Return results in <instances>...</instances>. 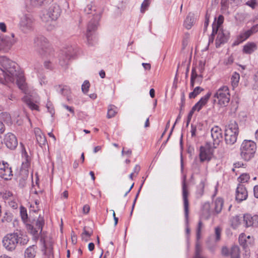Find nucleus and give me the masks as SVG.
I'll list each match as a JSON object with an SVG mask.
<instances>
[{
	"label": "nucleus",
	"mask_w": 258,
	"mask_h": 258,
	"mask_svg": "<svg viewBox=\"0 0 258 258\" xmlns=\"http://www.w3.org/2000/svg\"><path fill=\"white\" fill-rule=\"evenodd\" d=\"M4 141L7 148L11 150L15 149L18 145V141L16 136L11 133L5 135Z\"/></svg>",
	"instance_id": "dca6fc26"
},
{
	"label": "nucleus",
	"mask_w": 258,
	"mask_h": 258,
	"mask_svg": "<svg viewBox=\"0 0 258 258\" xmlns=\"http://www.w3.org/2000/svg\"><path fill=\"white\" fill-rule=\"evenodd\" d=\"M243 220L247 227L250 226H258V215L251 216L249 214H245L243 216Z\"/></svg>",
	"instance_id": "4be33fe9"
},
{
	"label": "nucleus",
	"mask_w": 258,
	"mask_h": 258,
	"mask_svg": "<svg viewBox=\"0 0 258 258\" xmlns=\"http://www.w3.org/2000/svg\"><path fill=\"white\" fill-rule=\"evenodd\" d=\"M89 88H90L89 82L87 80L85 81L82 85V92L86 94L88 92Z\"/></svg>",
	"instance_id": "a19ab883"
},
{
	"label": "nucleus",
	"mask_w": 258,
	"mask_h": 258,
	"mask_svg": "<svg viewBox=\"0 0 258 258\" xmlns=\"http://www.w3.org/2000/svg\"><path fill=\"white\" fill-rule=\"evenodd\" d=\"M150 4V0H144L141 5V12L144 13L148 8Z\"/></svg>",
	"instance_id": "37998d69"
},
{
	"label": "nucleus",
	"mask_w": 258,
	"mask_h": 258,
	"mask_svg": "<svg viewBox=\"0 0 258 258\" xmlns=\"http://www.w3.org/2000/svg\"><path fill=\"white\" fill-rule=\"evenodd\" d=\"M246 5L252 9L255 8L256 5H257L256 0H250L246 2Z\"/></svg>",
	"instance_id": "6e6d98bb"
},
{
	"label": "nucleus",
	"mask_w": 258,
	"mask_h": 258,
	"mask_svg": "<svg viewBox=\"0 0 258 258\" xmlns=\"http://www.w3.org/2000/svg\"><path fill=\"white\" fill-rule=\"evenodd\" d=\"M34 133L38 144L40 146L45 145L46 142V139L44 135L41 133L40 129L38 128H35Z\"/></svg>",
	"instance_id": "393cba45"
},
{
	"label": "nucleus",
	"mask_w": 258,
	"mask_h": 258,
	"mask_svg": "<svg viewBox=\"0 0 258 258\" xmlns=\"http://www.w3.org/2000/svg\"><path fill=\"white\" fill-rule=\"evenodd\" d=\"M258 31V24L253 25L250 29L241 31L238 35L239 39L243 42L247 40L250 36L256 33Z\"/></svg>",
	"instance_id": "412c9836"
},
{
	"label": "nucleus",
	"mask_w": 258,
	"mask_h": 258,
	"mask_svg": "<svg viewBox=\"0 0 258 258\" xmlns=\"http://www.w3.org/2000/svg\"><path fill=\"white\" fill-rule=\"evenodd\" d=\"M210 205L209 203H205L203 204L201 216L204 219H208L210 216Z\"/></svg>",
	"instance_id": "bb28decb"
},
{
	"label": "nucleus",
	"mask_w": 258,
	"mask_h": 258,
	"mask_svg": "<svg viewBox=\"0 0 258 258\" xmlns=\"http://www.w3.org/2000/svg\"><path fill=\"white\" fill-rule=\"evenodd\" d=\"M44 66L46 69H51L52 68L51 67V62L50 60H46L44 61Z\"/></svg>",
	"instance_id": "0e129e2a"
},
{
	"label": "nucleus",
	"mask_w": 258,
	"mask_h": 258,
	"mask_svg": "<svg viewBox=\"0 0 258 258\" xmlns=\"http://www.w3.org/2000/svg\"><path fill=\"white\" fill-rule=\"evenodd\" d=\"M23 100L31 110H39V106L37 104L39 103V99L36 100L35 103H34L30 97L26 96L23 98Z\"/></svg>",
	"instance_id": "b1692460"
},
{
	"label": "nucleus",
	"mask_w": 258,
	"mask_h": 258,
	"mask_svg": "<svg viewBox=\"0 0 258 258\" xmlns=\"http://www.w3.org/2000/svg\"><path fill=\"white\" fill-rule=\"evenodd\" d=\"M92 233L93 231L92 230H87L86 227H85L83 229V232L82 234V238L83 240L85 241H87L90 237L92 235Z\"/></svg>",
	"instance_id": "72a5a7b5"
},
{
	"label": "nucleus",
	"mask_w": 258,
	"mask_h": 258,
	"mask_svg": "<svg viewBox=\"0 0 258 258\" xmlns=\"http://www.w3.org/2000/svg\"><path fill=\"white\" fill-rule=\"evenodd\" d=\"M249 179V176L247 174H242L239 177V179L241 182H247Z\"/></svg>",
	"instance_id": "8fccbe9b"
},
{
	"label": "nucleus",
	"mask_w": 258,
	"mask_h": 258,
	"mask_svg": "<svg viewBox=\"0 0 258 258\" xmlns=\"http://www.w3.org/2000/svg\"><path fill=\"white\" fill-rule=\"evenodd\" d=\"M34 43L36 51L41 56L44 57L53 55V51L49 47L47 39L43 36L36 37Z\"/></svg>",
	"instance_id": "20e7f679"
},
{
	"label": "nucleus",
	"mask_w": 258,
	"mask_h": 258,
	"mask_svg": "<svg viewBox=\"0 0 258 258\" xmlns=\"http://www.w3.org/2000/svg\"><path fill=\"white\" fill-rule=\"evenodd\" d=\"M240 79V75L238 73L236 72L233 73L231 78V82L232 85L233 87L237 86L238 85L239 81Z\"/></svg>",
	"instance_id": "f704fd0d"
},
{
	"label": "nucleus",
	"mask_w": 258,
	"mask_h": 258,
	"mask_svg": "<svg viewBox=\"0 0 258 258\" xmlns=\"http://www.w3.org/2000/svg\"><path fill=\"white\" fill-rule=\"evenodd\" d=\"M247 198V191L243 185L239 184L236 190V200L240 203Z\"/></svg>",
	"instance_id": "aec40b11"
},
{
	"label": "nucleus",
	"mask_w": 258,
	"mask_h": 258,
	"mask_svg": "<svg viewBox=\"0 0 258 258\" xmlns=\"http://www.w3.org/2000/svg\"><path fill=\"white\" fill-rule=\"evenodd\" d=\"M202 248L198 242L195 248V254L194 258H205L201 255Z\"/></svg>",
	"instance_id": "4c0bfd02"
},
{
	"label": "nucleus",
	"mask_w": 258,
	"mask_h": 258,
	"mask_svg": "<svg viewBox=\"0 0 258 258\" xmlns=\"http://www.w3.org/2000/svg\"><path fill=\"white\" fill-rule=\"evenodd\" d=\"M194 112L191 110L188 113V116H187V121H186V127L188 126L190 120H191V117H192V116L194 114Z\"/></svg>",
	"instance_id": "052dcab7"
},
{
	"label": "nucleus",
	"mask_w": 258,
	"mask_h": 258,
	"mask_svg": "<svg viewBox=\"0 0 258 258\" xmlns=\"http://www.w3.org/2000/svg\"><path fill=\"white\" fill-rule=\"evenodd\" d=\"M9 206L14 209H16L18 207L17 203L14 201H11L8 202Z\"/></svg>",
	"instance_id": "e2e57ef3"
},
{
	"label": "nucleus",
	"mask_w": 258,
	"mask_h": 258,
	"mask_svg": "<svg viewBox=\"0 0 258 258\" xmlns=\"http://www.w3.org/2000/svg\"><path fill=\"white\" fill-rule=\"evenodd\" d=\"M12 220L11 214H8V213H5V216L3 217L2 219V221L3 222L6 221V222H10Z\"/></svg>",
	"instance_id": "603ef678"
},
{
	"label": "nucleus",
	"mask_w": 258,
	"mask_h": 258,
	"mask_svg": "<svg viewBox=\"0 0 258 258\" xmlns=\"http://www.w3.org/2000/svg\"><path fill=\"white\" fill-rule=\"evenodd\" d=\"M217 36L216 39V47L219 48L222 44L227 42L230 38V33L223 30H218Z\"/></svg>",
	"instance_id": "2eb2a0df"
},
{
	"label": "nucleus",
	"mask_w": 258,
	"mask_h": 258,
	"mask_svg": "<svg viewBox=\"0 0 258 258\" xmlns=\"http://www.w3.org/2000/svg\"><path fill=\"white\" fill-rule=\"evenodd\" d=\"M223 204L224 201L221 198H218L215 200L214 202V206L215 212L216 214H219L221 212Z\"/></svg>",
	"instance_id": "c85d7f7f"
},
{
	"label": "nucleus",
	"mask_w": 258,
	"mask_h": 258,
	"mask_svg": "<svg viewBox=\"0 0 258 258\" xmlns=\"http://www.w3.org/2000/svg\"><path fill=\"white\" fill-rule=\"evenodd\" d=\"M215 240H216V241H218L220 239L221 229L219 227H217L215 229Z\"/></svg>",
	"instance_id": "49530a36"
},
{
	"label": "nucleus",
	"mask_w": 258,
	"mask_h": 258,
	"mask_svg": "<svg viewBox=\"0 0 258 258\" xmlns=\"http://www.w3.org/2000/svg\"><path fill=\"white\" fill-rule=\"evenodd\" d=\"M221 252L223 255L228 256L230 254V249H229L227 247L224 246L222 248Z\"/></svg>",
	"instance_id": "5fc2aeb1"
},
{
	"label": "nucleus",
	"mask_w": 258,
	"mask_h": 258,
	"mask_svg": "<svg viewBox=\"0 0 258 258\" xmlns=\"http://www.w3.org/2000/svg\"><path fill=\"white\" fill-rule=\"evenodd\" d=\"M213 104L216 102L220 106H226L229 102L230 94L227 86H223L219 88L214 96Z\"/></svg>",
	"instance_id": "423d86ee"
},
{
	"label": "nucleus",
	"mask_w": 258,
	"mask_h": 258,
	"mask_svg": "<svg viewBox=\"0 0 258 258\" xmlns=\"http://www.w3.org/2000/svg\"><path fill=\"white\" fill-rule=\"evenodd\" d=\"M195 18L193 14L189 13L186 17L184 22L185 27L187 29H190L195 23Z\"/></svg>",
	"instance_id": "cd10ccee"
},
{
	"label": "nucleus",
	"mask_w": 258,
	"mask_h": 258,
	"mask_svg": "<svg viewBox=\"0 0 258 258\" xmlns=\"http://www.w3.org/2000/svg\"><path fill=\"white\" fill-rule=\"evenodd\" d=\"M20 213L21 219L23 222L26 223L28 221V214L26 208L21 206L20 207Z\"/></svg>",
	"instance_id": "473e14b6"
},
{
	"label": "nucleus",
	"mask_w": 258,
	"mask_h": 258,
	"mask_svg": "<svg viewBox=\"0 0 258 258\" xmlns=\"http://www.w3.org/2000/svg\"><path fill=\"white\" fill-rule=\"evenodd\" d=\"M198 75L197 74L196 69L192 68L191 77H190V86L194 87L196 81V79L198 78Z\"/></svg>",
	"instance_id": "58836bf2"
},
{
	"label": "nucleus",
	"mask_w": 258,
	"mask_h": 258,
	"mask_svg": "<svg viewBox=\"0 0 258 258\" xmlns=\"http://www.w3.org/2000/svg\"><path fill=\"white\" fill-rule=\"evenodd\" d=\"M211 95V92H208L204 96L202 97L198 102L202 105V106H204L207 103Z\"/></svg>",
	"instance_id": "c9c22d12"
},
{
	"label": "nucleus",
	"mask_w": 258,
	"mask_h": 258,
	"mask_svg": "<svg viewBox=\"0 0 258 258\" xmlns=\"http://www.w3.org/2000/svg\"><path fill=\"white\" fill-rule=\"evenodd\" d=\"M231 225L233 229H236L240 224L239 216L236 215L232 217L230 219Z\"/></svg>",
	"instance_id": "2f4dec72"
},
{
	"label": "nucleus",
	"mask_w": 258,
	"mask_h": 258,
	"mask_svg": "<svg viewBox=\"0 0 258 258\" xmlns=\"http://www.w3.org/2000/svg\"><path fill=\"white\" fill-rule=\"evenodd\" d=\"M61 10L59 6L54 4L50 7L46 16H48L51 21L56 20L60 16Z\"/></svg>",
	"instance_id": "a211bd4d"
},
{
	"label": "nucleus",
	"mask_w": 258,
	"mask_h": 258,
	"mask_svg": "<svg viewBox=\"0 0 258 258\" xmlns=\"http://www.w3.org/2000/svg\"><path fill=\"white\" fill-rule=\"evenodd\" d=\"M117 112V107L113 105H110L108 107L107 117L108 118H111L114 117Z\"/></svg>",
	"instance_id": "7c9ffc66"
},
{
	"label": "nucleus",
	"mask_w": 258,
	"mask_h": 258,
	"mask_svg": "<svg viewBox=\"0 0 258 258\" xmlns=\"http://www.w3.org/2000/svg\"><path fill=\"white\" fill-rule=\"evenodd\" d=\"M15 80L19 88L27 93L25 79L18 64L6 56H0V83L14 82Z\"/></svg>",
	"instance_id": "f257e3e1"
},
{
	"label": "nucleus",
	"mask_w": 258,
	"mask_h": 258,
	"mask_svg": "<svg viewBox=\"0 0 258 258\" xmlns=\"http://www.w3.org/2000/svg\"><path fill=\"white\" fill-rule=\"evenodd\" d=\"M84 11L86 14L91 15L93 17L88 23L86 32L88 42L89 44L92 45L93 35L97 29L103 12L101 9L96 8L95 6H93L92 4L88 5L85 8Z\"/></svg>",
	"instance_id": "f03ea898"
},
{
	"label": "nucleus",
	"mask_w": 258,
	"mask_h": 258,
	"mask_svg": "<svg viewBox=\"0 0 258 258\" xmlns=\"http://www.w3.org/2000/svg\"><path fill=\"white\" fill-rule=\"evenodd\" d=\"M143 182L142 183V184H141V186H140V188H139V190L138 191V192H137V195L136 196L135 199V200L134 201V203H133V206H132V210L131 214H132V212H133V209L134 208V207H135L136 201H137V198H138V196L139 195L140 192V191L141 190V188H142V187L143 186Z\"/></svg>",
	"instance_id": "864d4df0"
},
{
	"label": "nucleus",
	"mask_w": 258,
	"mask_h": 258,
	"mask_svg": "<svg viewBox=\"0 0 258 258\" xmlns=\"http://www.w3.org/2000/svg\"><path fill=\"white\" fill-rule=\"evenodd\" d=\"M203 107V106H202V105H201L198 102H197L192 107L191 110H192L194 112H195V111H199Z\"/></svg>",
	"instance_id": "4d7b16f0"
},
{
	"label": "nucleus",
	"mask_w": 258,
	"mask_h": 258,
	"mask_svg": "<svg viewBox=\"0 0 258 258\" xmlns=\"http://www.w3.org/2000/svg\"><path fill=\"white\" fill-rule=\"evenodd\" d=\"M211 134L213 142V147L216 148L222 140V131L218 126H214L211 130Z\"/></svg>",
	"instance_id": "4468645a"
},
{
	"label": "nucleus",
	"mask_w": 258,
	"mask_h": 258,
	"mask_svg": "<svg viewBox=\"0 0 258 258\" xmlns=\"http://www.w3.org/2000/svg\"><path fill=\"white\" fill-rule=\"evenodd\" d=\"M231 258H240V251L238 246L234 245L230 249Z\"/></svg>",
	"instance_id": "c756f323"
},
{
	"label": "nucleus",
	"mask_w": 258,
	"mask_h": 258,
	"mask_svg": "<svg viewBox=\"0 0 258 258\" xmlns=\"http://www.w3.org/2000/svg\"><path fill=\"white\" fill-rule=\"evenodd\" d=\"M12 193L10 191H6L2 194V197L4 199H8L12 196Z\"/></svg>",
	"instance_id": "13d9d810"
},
{
	"label": "nucleus",
	"mask_w": 258,
	"mask_h": 258,
	"mask_svg": "<svg viewBox=\"0 0 258 258\" xmlns=\"http://www.w3.org/2000/svg\"><path fill=\"white\" fill-rule=\"evenodd\" d=\"M239 133L237 123L231 120L229 123L225 131V141L227 145H233L237 141Z\"/></svg>",
	"instance_id": "39448f33"
},
{
	"label": "nucleus",
	"mask_w": 258,
	"mask_h": 258,
	"mask_svg": "<svg viewBox=\"0 0 258 258\" xmlns=\"http://www.w3.org/2000/svg\"><path fill=\"white\" fill-rule=\"evenodd\" d=\"M223 21H224V17L222 15H219L218 17L217 23H216V28L215 27V29H217V31H218L219 29V28L220 27V26L223 23Z\"/></svg>",
	"instance_id": "de8ad7c7"
},
{
	"label": "nucleus",
	"mask_w": 258,
	"mask_h": 258,
	"mask_svg": "<svg viewBox=\"0 0 258 258\" xmlns=\"http://www.w3.org/2000/svg\"><path fill=\"white\" fill-rule=\"evenodd\" d=\"M37 246L32 245L26 249L24 252V258H35L36 254Z\"/></svg>",
	"instance_id": "a878e982"
},
{
	"label": "nucleus",
	"mask_w": 258,
	"mask_h": 258,
	"mask_svg": "<svg viewBox=\"0 0 258 258\" xmlns=\"http://www.w3.org/2000/svg\"><path fill=\"white\" fill-rule=\"evenodd\" d=\"M46 107L48 111L50 113L51 116L52 117L55 113V111L53 106L50 102H48L46 104Z\"/></svg>",
	"instance_id": "09e8293b"
},
{
	"label": "nucleus",
	"mask_w": 258,
	"mask_h": 258,
	"mask_svg": "<svg viewBox=\"0 0 258 258\" xmlns=\"http://www.w3.org/2000/svg\"><path fill=\"white\" fill-rule=\"evenodd\" d=\"M56 91L66 97L68 102L72 100V91L70 87L66 85H58L55 87Z\"/></svg>",
	"instance_id": "6ab92c4d"
},
{
	"label": "nucleus",
	"mask_w": 258,
	"mask_h": 258,
	"mask_svg": "<svg viewBox=\"0 0 258 258\" xmlns=\"http://www.w3.org/2000/svg\"><path fill=\"white\" fill-rule=\"evenodd\" d=\"M0 30L3 32H5L7 30V27L6 24L3 22L0 23Z\"/></svg>",
	"instance_id": "69168bd1"
},
{
	"label": "nucleus",
	"mask_w": 258,
	"mask_h": 258,
	"mask_svg": "<svg viewBox=\"0 0 258 258\" xmlns=\"http://www.w3.org/2000/svg\"><path fill=\"white\" fill-rule=\"evenodd\" d=\"M217 32H218L217 29H215V27L214 26H213L212 33L211 34V35L209 36V42H208L209 45L211 43H212L214 42V40L215 39V34H217Z\"/></svg>",
	"instance_id": "79ce46f5"
},
{
	"label": "nucleus",
	"mask_w": 258,
	"mask_h": 258,
	"mask_svg": "<svg viewBox=\"0 0 258 258\" xmlns=\"http://www.w3.org/2000/svg\"><path fill=\"white\" fill-rule=\"evenodd\" d=\"M15 34L11 33L10 35L2 36L0 41V52L8 51L16 42L14 39Z\"/></svg>",
	"instance_id": "1a4fd4ad"
},
{
	"label": "nucleus",
	"mask_w": 258,
	"mask_h": 258,
	"mask_svg": "<svg viewBox=\"0 0 258 258\" xmlns=\"http://www.w3.org/2000/svg\"><path fill=\"white\" fill-rule=\"evenodd\" d=\"M62 106H63V107L64 108H65L66 109H67L68 111H69L70 112H71V113H73V114H75V112H74V109H73L72 107H70V106H68V105H65V104H63V105H62Z\"/></svg>",
	"instance_id": "338daca9"
},
{
	"label": "nucleus",
	"mask_w": 258,
	"mask_h": 258,
	"mask_svg": "<svg viewBox=\"0 0 258 258\" xmlns=\"http://www.w3.org/2000/svg\"><path fill=\"white\" fill-rule=\"evenodd\" d=\"M1 117L4 119L5 121L7 122H10L11 120L10 115L7 112L3 113Z\"/></svg>",
	"instance_id": "3c124183"
},
{
	"label": "nucleus",
	"mask_w": 258,
	"mask_h": 258,
	"mask_svg": "<svg viewBox=\"0 0 258 258\" xmlns=\"http://www.w3.org/2000/svg\"><path fill=\"white\" fill-rule=\"evenodd\" d=\"M44 223L43 217L40 215L36 221L35 226L28 224L26 225L27 229L32 234L36 235L38 233H41Z\"/></svg>",
	"instance_id": "f8f14e48"
},
{
	"label": "nucleus",
	"mask_w": 258,
	"mask_h": 258,
	"mask_svg": "<svg viewBox=\"0 0 258 258\" xmlns=\"http://www.w3.org/2000/svg\"><path fill=\"white\" fill-rule=\"evenodd\" d=\"M75 54L72 47H69L61 51L59 56V63L64 68H67L69 63L70 59Z\"/></svg>",
	"instance_id": "9d476101"
},
{
	"label": "nucleus",
	"mask_w": 258,
	"mask_h": 258,
	"mask_svg": "<svg viewBox=\"0 0 258 258\" xmlns=\"http://www.w3.org/2000/svg\"><path fill=\"white\" fill-rule=\"evenodd\" d=\"M256 150L255 143L251 140H245L241 145V156L245 160L249 161L254 157Z\"/></svg>",
	"instance_id": "0eeeda50"
},
{
	"label": "nucleus",
	"mask_w": 258,
	"mask_h": 258,
	"mask_svg": "<svg viewBox=\"0 0 258 258\" xmlns=\"http://www.w3.org/2000/svg\"><path fill=\"white\" fill-rule=\"evenodd\" d=\"M44 247L45 249L46 252H48L49 255L52 254V246L51 243L48 244L44 242Z\"/></svg>",
	"instance_id": "c03bdc74"
},
{
	"label": "nucleus",
	"mask_w": 258,
	"mask_h": 258,
	"mask_svg": "<svg viewBox=\"0 0 258 258\" xmlns=\"http://www.w3.org/2000/svg\"><path fill=\"white\" fill-rule=\"evenodd\" d=\"M212 148H214L210 143H207L205 146L200 147L199 157L201 162L209 161L212 159L213 153Z\"/></svg>",
	"instance_id": "9b49d317"
},
{
	"label": "nucleus",
	"mask_w": 258,
	"mask_h": 258,
	"mask_svg": "<svg viewBox=\"0 0 258 258\" xmlns=\"http://www.w3.org/2000/svg\"><path fill=\"white\" fill-rule=\"evenodd\" d=\"M204 89L200 87H196L192 92H190L189 94V98H195Z\"/></svg>",
	"instance_id": "e433bc0d"
},
{
	"label": "nucleus",
	"mask_w": 258,
	"mask_h": 258,
	"mask_svg": "<svg viewBox=\"0 0 258 258\" xmlns=\"http://www.w3.org/2000/svg\"><path fill=\"white\" fill-rule=\"evenodd\" d=\"M204 183L203 182H201L199 186L198 189L197 191V194L198 197H201L204 193Z\"/></svg>",
	"instance_id": "a18cd8bd"
},
{
	"label": "nucleus",
	"mask_w": 258,
	"mask_h": 258,
	"mask_svg": "<svg viewBox=\"0 0 258 258\" xmlns=\"http://www.w3.org/2000/svg\"><path fill=\"white\" fill-rule=\"evenodd\" d=\"M188 194L189 193L187 189V185L186 183L185 178H184L182 182V196L183 201L184 215L187 221L188 220Z\"/></svg>",
	"instance_id": "ddd939ff"
},
{
	"label": "nucleus",
	"mask_w": 258,
	"mask_h": 258,
	"mask_svg": "<svg viewBox=\"0 0 258 258\" xmlns=\"http://www.w3.org/2000/svg\"><path fill=\"white\" fill-rule=\"evenodd\" d=\"M28 241L27 236H22L20 233L14 232L8 234L4 236L3 244L7 250L12 251L16 249L19 243L24 245L26 244Z\"/></svg>",
	"instance_id": "7ed1b4c3"
},
{
	"label": "nucleus",
	"mask_w": 258,
	"mask_h": 258,
	"mask_svg": "<svg viewBox=\"0 0 258 258\" xmlns=\"http://www.w3.org/2000/svg\"><path fill=\"white\" fill-rule=\"evenodd\" d=\"M196 132H197V127L195 125L191 124V135L192 137H195L196 136Z\"/></svg>",
	"instance_id": "bf43d9fd"
},
{
	"label": "nucleus",
	"mask_w": 258,
	"mask_h": 258,
	"mask_svg": "<svg viewBox=\"0 0 258 258\" xmlns=\"http://www.w3.org/2000/svg\"><path fill=\"white\" fill-rule=\"evenodd\" d=\"M257 48L255 43L253 42H248L243 47L242 52L246 54H250L254 52Z\"/></svg>",
	"instance_id": "5701e85b"
},
{
	"label": "nucleus",
	"mask_w": 258,
	"mask_h": 258,
	"mask_svg": "<svg viewBox=\"0 0 258 258\" xmlns=\"http://www.w3.org/2000/svg\"><path fill=\"white\" fill-rule=\"evenodd\" d=\"M34 25V19L31 14H24L20 17L19 28L24 33L27 34L32 31Z\"/></svg>",
	"instance_id": "6e6552de"
},
{
	"label": "nucleus",
	"mask_w": 258,
	"mask_h": 258,
	"mask_svg": "<svg viewBox=\"0 0 258 258\" xmlns=\"http://www.w3.org/2000/svg\"><path fill=\"white\" fill-rule=\"evenodd\" d=\"M11 168L7 162L0 163V176L5 180L10 179L12 176Z\"/></svg>",
	"instance_id": "f3484780"
},
{
	"label": "nucleus",
	"mask_w": 258,
	"mask_h": 258,
	"mask_svg": "<svg viewBox=\"0 0 258 258\" xmlns=\"http://www.w3.org/2000/svg\"><path fill=\"white\" fill-rule=\"evenodd\" d=\"M254 196L256 198H258V185H255L253 188Z\"/></svg>",
	"instance_id": "774afa93"
},
{
	"label": "nucleus",
	"mask_w": 258,
	"mask_h": 258,
	"mask_svg": "<svg viewBox=\"0 0 258 258\" xmlns=\"http://www.w3.org/2000/svg\"><path fill=\"white\" fill-rule=\"evenodd\" d=\"M221 5L223 9H226L228 7V0H221Z\"/></svg>",
	"instance_id": "680f3d73"
},
{
	"label": "nucleus",
	"mask_w": 258,
	"mask_h": 258,
	"mask_svg": "<svg viewBox=\"0 0 258 258\" xmlns=\"http://www.w3.org/2000/svg\"><path fill=\"white\" fill-rule=\"evenodd\" d=\"M202 224V222L199 221V222L198 223L197 229V242H196V243H197L198 242L200 245H201V244L200 243L199 240L201 238ZM196 245H197V244H196Z\"/></svg>",
	"instance_id": "ea45409f"
}]
</instances>
